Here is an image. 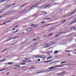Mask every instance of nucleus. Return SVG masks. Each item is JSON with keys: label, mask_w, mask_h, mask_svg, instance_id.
Returning <instances> with one entry per match:
<instances>
[{"label": "nucleus", "mask_w": 76, "mask_h": 76, "mask_svg": "<svg viewBox=\"0 0 76 76\" xmlns=\"http://www.w3.org/2000/svg\"><path fill=\"white\" fill-rule=\"evenodd\" d=\"M15 4H16V3H14L12 4L6 5L5 6V7L6 8H9V7H11L12 6L15 5Z\"/></svg>", "instance_id": "f257e3e1"}, {"label": "nucleus", "mask_w": 76, "mask_h": 76, "mask_svg": "<svg viewBox=\"0 0 76 76\" xmlns=\"http://www.w3.org/2000/svg\"><path fill=\"white\" fill-rule=\"evenodd\" d=\"M38 56V55H37L36 56H35V58H44V60H45V57H42V56H40V57H39V56Z\"/></svg>", "instance_id": "f03ea898"}, {"label": "nucleus", "mask_w": 76, "mask_h": 76, "mask_svg": "<svg viewBox=\"0 0 76 76\" xmlns=\"http://www.w3.org/2000/svg\"><path fill=\"white\" fill-rule=\"evenodd\" d=\"M66 65H57V66H56L55 67H63L64 66H65Z\"/></svg>", "instance_id": "7ed1b4c3"}, {"label": "nucleus", "mask_w": 76, "mask_h": 76, "mask_svg": "<svg viewBox=\"0 0 76 76\" xmlns=\"http://www.w3.org/2000/svg\"><path fill=\"white\" fill-rule=\"evenodd\" d=\"M63 74H64V72H61V73L59 74L58 75V76H63Z\"/></svg>", "instance_id": "20e7f679"}, {"label": "nucleus", "mask_w": 76, "mask_h": 76, "mask_svg": "<svg viewBox=\"0 0 76 76\" xmlns=\"http://www.w3.org/2000/svg\"><path fill=\"white\" fill-rule=\"evenodd\" d=\"M31 30L32 29L31 28H29L27 30H26V31H27L28 32H30Z\"/></svg>", "instance_id": "39448f33"}, {"label": "nucleus", "mask_w": 76, "mask_h": 76, "mask_svg": "<svg viewBox=\"0 0 76 76\" xmlns=\"http://www.w3.org/2000/svg\"><path fill=\"white\" fill-rule=\"evenodd\" d=\"M52 60H51L49 61H46L44 62V63H48V62H50V61H51Z\"/></svg>", "instance_id": "423d86ee"}, {"label": "nucleus", "mask_w": 76, "mask_h": 76, "mask_svg": "<svg viewBox=\"0 0 76 76\" xmlns=\"http://www.w3.org/2000/svg\"><path fill=\"white\" fill-rule=\"evenodd\" d=\"M53 24H54V23H50V24H48L46 25H45V26H48V25H53Z\"/></svg>", "instance_id": "0eeeda50"}, {"label": "nucleus", "mask_w": 76, "mask_h": 76, "mask_svg": "<svg viewBox=\"0 0 76 76\" xmlns=\"http://www.w3.org/2000/svg\"><path fill=\"white\" fill-rule=\"evenodd\" d=\"M50 46V45H46V46H45V48H48V47H49Z\"/></svg>", "instance_id": "6e6552de"}, {"label": "nucleus", "mask_w": 76, "mask_h": 76, "mask_svg": "<svg viewBox=\"0 0 76 76\" xmlns=\"http://www.w3.org/2000/svg\"><path fill=\"white\" fill-rule=\"evenodd\" d=\"M58 53V51L56 50L54 52V54H57Z\"/></svg>", "instance_id": "1a4fd4ad"}, {"label": "nucleus", "mask_w": 76, "mask_h": 76, "mask_svg": "<svg viewBox=\"0 0 76 76\" xmlns=\"http://www.w3.org/2000/svg\"><path fill=\"white\" fill-rule=\"evenodd\" d=\"M39 4H37L35 5H33V6L31 7V8H32V7H35V6H37V5H38Z\"/></svg>", "instance_id": "9d476101"}, {"label": "nucleus", "mask_w": 76, "mask_h": 76, "mask_svg": "<svg viewBox=\"0 0 76 76\" xmlns=\"http://www.w3.org/2000/svg\"><path fill=\"white\" fill-rule=\"evenodd\" d=\"M50 6V4H48L46 5V6L44 7V8H45V7H48V6Z\"/></svg>", "instance_id": "9b49d317"}, {"label": "nucleus", "mask_w": 76, "mask_h": 76, "mask_svg": "<svg viewBox=\"0 0 76 76\" xmlns=\"http://www.w3.org/2000/svg\"><path fill=\"white\" fill-rule=\"evenodd\" d=\"M13 38H10V39H8L7 41V42H8V41H10V40H11L12 39H13Z\"/></svg>", "instance_id": "f8f14e48"}, {"label": "nucleus", "mask_w": 76, "mask_h": 76, "mask_svg": "<svg viewBox=\"0 0 76 76\" xmlns=\"http://www.w3.org/2000/svg\"><path fill=\"white\" fill-rule=\"evenodd\" d=\"M36 46V45L35 44H34L32 45H31V47H35Z\"/></svg>", "instance_id": "ddd939ff"}, {"label": "nucleus", "mask_w": 76, "mask_h": 76, "mask_svg": "<svg viewBox=\"0 0 76 76\" xmlns=\"http://www.w3.org/2000/svg\"><path fill=\"white\" fill-rule=\"evenodd\" d=\"M6 60V59H4L3 60H1V62H3V61H5Z\"/></svg>", "instance_id": "4468645a"}, {"label": "nucleus", "mask_w": 76, "mask_h": 76, "mask_svg": "<svg viewBox=\"0 0 76 76\" xmlns=\"http://www.w3.org/2000/svg\"><path fill=\"white\" fill-rule=\"evenodd\" d=\"M18 31H19V30H17V31H15L14 33H13V34H15V33H16V32H18Z\"/></svg>", "instance_id": "2eb2a0df"}, {"label": "nucleus", "mask_w": 76, "mask_h": 76, "mask_svg": "<svg viewBox=\"0 0 76 76\" xmlns=\"http://www.w3.org/2000/svg\"><path fill=\"white\" fill-rule=\"evenodd\" d=\"M13 62H9L8 63V64H13Z\"/></svg>", "instance_id": "dca6fc26"}, {"label": "nucleus", "mask_w": 76, "mask_h": 76, "mask_svg": "<svg viewBox=\"0 0 76 76\" xmlns=\"http://www.w3.org/2000/svg\"><path fill=\"white\" fill-rule=\"evenodd\" d=\"M7 9H3V10H0V11H1V10H6ZM2 12H3V11L2 12H0V13H2Z\"/></svg>", "instance_id": "f3484780"}, {"label": "nucleus", "mask_w": 76, "mask_h": 76, "mask_svg": "<svg viewBox=\"0 0 76 76\" xmlns=\"http://www.w3.org/2000/svg\"><path fill=\"white\" fill-rule=\"evenodd\" d=\"M66 20H64L63 21H61V23H64V22H66Z\"/></svg>", "instance_id": "a211bd4d"}, {"label": "nucleus", "mask_w": 76, "mask_h": 76, "mask_svg": "<svg viewBox=\"0 0 76 76\" xmlns=\"http://www.w3.org/2000/svg\"><path fill=\"white\" fill-rule=\"evenodd\" d=\"M25 4H24L22 5H21V6H20V7H23V6H25Z\"/></svg>", "instance_id": "6ab92c4d"}, {"label": "nucleus", "mask_w": 76, "mask_h": 76, "mask_svg": "<svg viewBox=\"0 0 76 76\" xmlns=\"http://www.w3.org/2000/svg\"><path fill=\"white\" fill-rule=\"evenodd\" d=\"M66 61H63L61 62V64H63V63H66Z\"/></svg>", "instance_id": "aec40b11"}, {"label": "nucleus", "mask_w": 76, "mask_h": 76, "mask_svg": "<svg viewBox=\"0 0 76 76\" xmlns=\"http://www.w3.org/2000/svg\"><path fill=\"white\" fill-rule=\"evenodd\" d=\"M42 72H45V71H42V72H39L38 73H42Z\"/></svg>", "instance_id": "412c9836"}, {"label": "nucleus", "mask_w": 76, "mask_h": 76, "mask_svg": "<svg viewBox=\"0 0 76 76\" xmlns=\"http://www.w3.org/2000/svg\"><path fill=\"white\" fill-rule=\"evenodd\" d=\"M53 33H52L51 34H49V36H51V35H53Z\"/></svg>", "instance_id": "4be33fe9"}, {"label": "nucleus", "mask_w": 76, "mask_h": 76, "mask_svg": "<svg viewBox=\"0 0 76 76\" xmlns=\"http://www.w3.org/2000/svg\"><path fill=\"white\" fill-rule=\"evenodd\" d=\"M10 22V21H8L7 22H5V23H9Z\"/></svg>", "instance_id": "5701e85b"}, {"label": "nucleus", "mask_w": 76, "mask_h": 76, "mask_svg": "<svg viewBox=\"0 0 76 76\" xmlns=\"http://www.w3.org/2000/svg\"><path fill=\"white\" fill-rule=\"evenodd\" d=\"M53 68H54V67L52 66V67H50V68H49V69H53Z\"/></svg>", "instance_id": "b1692460"}, {"label": "nucleus", "mask_w": 76, "mask_h": 76, "mask_svg": "<svg viewBox=\"0 0 76 76\" xmlns=\"http://www.w3.org/2000/svg\"><path fill=\"white\" fill-rule=\"evenodd\" d=\"M10 74V72H7L6 74V75H9Z\"/></svg>", "instance_id": "393cba45"}, {"label": "nucleus", "mask_w": 76, "mask_h": 76, "mask_svg": "<svg viewBox=\"0 0 76 76\" xmlns=\"http://www.w3.org/2000/svg\"><path fill=\"white\" fill-rule=\"evenodd\" d=\"M7 49H5V50H3V51L1 52V53H3V52H4V51H6V50H7Z\"/></svg>", "instance_id": "a878e982"}, {"label": "nucleus", "mask_w": 76, "mask_h": 76, "mask_svg": "<svg viewBox=\"0 0 76 76\" xmlns=\"http://www.w3.org/2000/svg\"><path fill=\"white\" fill-rule=\"evenodd\" d=\"M19 37L18 36H17L16 37H15L14 38V39H16V38H19Z\"/></svg>", "instance_id": "bb28decb"}, {"label": "nucleus", "mask_w": 76, "mask_h": 76, "mask_svg": "<svg viewBox=\"0 0 76 76\" xmlns=\"http://www.w3.org/2000/svg\"><path fill=\"white\" fill-rule=\"evenodd\" d=\"M28 70V69H25L24 70L23 72H25V71H26V70Z\"/></svg>", "instance_id": "cd10ccee"}, {"label": "nucleus", "mask_w": 76, "mask_h": 76, "mask_svg": "<svg viewBox=\"0 0 76 76\" xmlns=\"http://www.w3.org/2000/svg\"><path fill=\"white\" fill-rule=\"evenodd\" d=\"M35 69V67H31V68H29V69Z\"/></svg>", "instance_id": "c85d7f7f"}, {"label": "nucleus", "mask_w": 76, "mask_h": 76, "mask_svg": "<svg viewBox=\"0 0 76 76\" xmlns=\"http://www.w3.org/2000/svg\"><path fill=\"white\" fill-rule=\"evenodd\" d=\"M44 23H45V22H44L43 21L41 22V23H42V24H44Z\"/></svg>", "instance_id": "c756f323"}, {"label": "nucleus", "mask_w": 76, "mask_h": 76, "mask_svg": "<svg viewBox=\"0 0 76 76\" xmlns=\"http://www.w3.org/2000/svg\"><path fill=\"white\" fill-rule=\"evenodd\" d=\"M34 27H35V28H36V27H37V25H35L34 26Z\"/></svg>", "instance_id": "7c9ffc66"}, {"label": "nucleus", "mask_w": 76, "mask_h": 76, "mask_svg": "<svg viewBox=\"0 0 76 76\" xmlns=\"http://www.w3.org/2000/svg\"><path fill=\"white\" fill-rule=\"evenodd\" d=\"M15 29H16V28H14L12 29V31H14V30H15Z\"/></svg>", "instance_id": "2f4dec72"}, {"label": "nucleus", "mask_w": 76, "mask_h": 76, "mask_svg": "<svg viewBox=\"0 0 76 76\" xmlns=\"http://www.w3.org/2000/svg\"><path fill=\"white\" fill-rule=\"evenodd\" d=\"M22 61H23V62H25V61H26L25 60H23Z\"/></svg>", "instance_id": "473e14b6"}, {"label": "nucleus", "mask_w": 76, "mask_h": 76, "mask_svg": "<svg viewBox=\"0 0 76 76\" xmlns=\"http://www.w3.org/2000/svg\"><path fill=\"white\" fill-rule=\"evenodd\" d=\"M16 44V43L14 42L13 43L11 44V45H14V44Z\"/></svg>", "instance_id": "72a5a7b5"}, {"label": "nucleus", "mask_w": 76, "mask_h": 76, "mask_svg": "<svg viewBox=\"0 0 76 76\" xmlns=\"http://www.w3.org/2000/svg\"><path fill=\"white\" fill-rule=\"evenodd\" d=\"M25 60H28V58H25Z\"/></svg>", "instance_id": "f704fd0d"}, {"label": "nucleus", "mask_w": 76, "mask_h": 76, "mask_svg": "<svg viewBox=\"0 0 76 76\" xmlns=\"http://www.w3.org/2000/svg\"><path fill=\"white\" fill-rule=\"evenodd\" d=\"M21 64H22V65H25V64L22 63Z\"/></svg>", "instance_id": "c9c22d12"}, {"label": "nucleus", "mask_w": 76, "mask_h": 76, "mask_svg": "<svg viewBox=\"0 0 76 76\" xmlns=\"http://www.w3.org/2000/svg\"><path fill=\"white\" fill-rule=\"evenodd\" d=\"M60 34H57L56 36V37H58V35H59Z\"/></svg>", "instance_id": "e433bc0d"}, {"label": "nucleus", "mask_w": 76, "mask_h": 76, "mask_svg": "<svg viewBox=\"0 0 76 76\" xmlns=\"http://www.w3.org/2000/svg\"><path fill=\"white\" fill-rule=\"evenodd\" d=\"M37 61H40V59H38Z\"/></svg>", "instance_id": "4c0bfd02"}, {"label": "nucleus", "mask_w": 76, "mask_h": 76, "mask_svg": "<svg viewBox=\"0 0 76 76\" xmlns=\"http://www.w3.org/2000/svg\"><path fill=\"white\" fill-rule=\"evenodd\" d=\"M36 40H37V39H34L33 40V41H36Z\"/></svg>", "instance_id": "58836bf2"}, {"label": "nucleus", "mask_w": 76, "mask_h": 76, "mask_svg": "<svg viewBox=\"0 0 76 76\" xmlns=\"http://www.w3.org/2000/svg\"><path fill=\"white\" fill-rule=\"evenodd\" d=\"M49 59H50V57H48L47 58V60H48Z\"/></svg>", "instance_id": "ea45409f"}, {"label": "nucleus", "mask_w": 76, "mask_h": 76, "mask_svg": "<svg viewBox=\"0 0 76 76\" xmlns=\"http://www.w3.org/2000/svg\"><path fill=\"white\" fill-rule=\"evenodd\" d=\"M15 11H16V10H15V11H12V13H13V12H15Z\"/></svg>", "instance_id": "a19ab883"}, {"label": "nucleus", "mask_w": 76, "mask_h": 76, "mask_svg": "<svg viewBox=\"0 0 76 76\" xmlns=\"http://www.w3.org/2000/svg\"><path fill=\"white\" fill-rule=\"evenodd\" d=\"M18 69V68H15L14 69V70H16V69Z\"/></svg>", "instance_id": "79ce46f5"}, {"label": "nucleus", "mask_w": 76, "mask_h": 76, "mask_svg": "<svg viewBox=\"0 0 76 76\" xmlns=\"http://www.w3.org/2000/svg\"><path fill=\"white\" fill-rule=\"evenodd\" d=\"M66 52H69L70 51V50H66Z\"/></svg>", "instance_id": "37998d69"}, {"label": "nucleus", "mask_w": 76, "mask_h": 76, "mask_svg": "<svg viewBox=\"0 0 76 76\" xmlns=\"http://www.w3.org/2000/svg\"><path fill=\"white\" fill-rule=\"evenodd\" d=\"M18 26V25H17L16 26H15V28H16Z\"/></svg>", "instance_id": "c03bdc74"}, {"label": "nucleus", "mask_w": 76, "mask_h": 76, "mask_svg": "<svg viewBox=\"0 0 76 76\" xmlns=\"http://www.w3.org/2000/svg\"><path fill=\"white\" fill-rule=\"evenodd\" d=\"M60 33H62V32H60L59 33H58V34H60Z\"/></svg>", "instance_id": "a18cd8bd"}, {"label": "nucleus", "mask_w": 76, "mask_h": 76, "mask_svg": "<svg viewBox=\"0 0 76 76\" xmlns=\"http://www.w3.org/2000/svg\"><path fill=\"white\" fill-rule=\"evenodd\" d=\"M50 19V18H47V20H49Z\"/></svg>", "instance_id": "49530a36"}, {"label": "nucleus", "mask_w": 76, "mask_h": 76, "mask_svg": "<svg viewBox=\"0 0 76 76\" xmlns=\"http://www.w3.org/2000/svg\"><path fill=\"white\" fill-rule=\"evenodd\" d=\"M68 55H69V56H70V53H68Z\"/></svg>", "instance_id": "de8ad7c7"}, {"label": "nucleus", "mask_w": 76, "mask_h": 76, "mask_svg": "<svg viewBox=\"0 0 76 76\" xmlns=\"http://www.w3.org/2000/svg\"><path fill=\"white\" fill-rule=\"evenodd\" d=\"M51 47H50V48H49L48 49V50H50V49H51Z\"/></svg>", "instance_id": "09e8293b"}, {"label": "nucleus", "mask_w": 76, "mask_h": 76, "mask_svg": "<svg viewBox=\"0 0 76 76\" xmlns=\"http://www.w3.org/2000/svg\"><path fill=\"white\" fill-rule=\"evenodd\" d=\"M38 38H39V37H37L36 38V39H38Z\"/></svg>", "instance_id": "8fccbe9b"}, {"label": "nucleus", "mask_w": 76, "mask_h": 76, "mask_svg": "<svg viewBox=\"0 0 76 76\" xmlns=\"http://www.w3.org/2000/svg\"><path fill=\"white\" fill-rule=\"evenodd\" d=\"M49 57L50 59V58H52V57Z\"/></svg>", "instance_id": "3c124183"}, {"label": "nucleus", "mask_w": 76, "mask_h": 76, "mask_svg": "<svg viewBox=\"0 0 76 76\" xmlns=\"http://www.w3.org/2000/svg\"><path fill=\"white\" fill-rule=\"evenodd\" d=\"M25 34V33H24L23 32L21 34Z\"/></svg>", "instance_id": "603ef678"}, {"label": "nucleus", "mask_w": 76, "mask_h": 76, "mask_svg": "<svg viewBox=\"0 0 76 76\" xmlns=\"http://www.w3.org/2000/svg\"><path fill=\"white\" fill-rule=\"evenodd\" d=\"M3 25H5V23H3Z\"/></svg>", "instance_id": "864d4df0"}, {"label": "nucleus", "mask_w": 76, "mask_h": 76, "mask_svg": "<svg viewBox=\"0 0 76 76\" xmlns=\"http://www.w3.org/2000/svg\"><path fill=\"white\" fill-rule=\"evenodd\" d=\"M18 68H20V66H18Z\"/></svg>", "instance_id": "5fc2aeb1"}, {"label": "nucleus", "mask_w": 76, "mask_h": 76, "mask_svg": "<svg viewBox=\"0 0 76 76\" xmlns=\"http://www.w3.org/2000/svg\"><path fill=\"white\" fill-rule=\"evenodd\" d=\"M36 7L39 8V7Z\"/></svg>", "instance_id": "6e6d98bb"}, {"label": "nucleus", "mask_w": 76, "mask_h": 76, "mask_svg": "<svg viewBox=\"0 0 76 76\" xmlns=\"http://www.w3.org/2000/svg\"><path fill=\"white\" fill-rule=\"evenodd\" d=\"M8 15L7 14H5V15Z\"/></svg>", "instance_id": "4d7b16f0"}, {"label": "nucleus", "mask_w": 76, "mask_h": 76, "mask_svg": "<svg viewBox=\"0 0 76 76\" xmlns=\"http://www.w3.org/2000/svg\"><path fill=\"white\" fill-rule=\"evenodd\" d=\"M52 51H53V50H51V52H50L51 53H52Z\"/></svg>", "instance_id": "13d9d810"}, {"label": "nucleus", "mask_w": 76, "mask_h": 76, "mask_svg": "<svg viewBox=\"0 0 76 76\" xmlns=\"http://www.w3.org/2000/svg\"><path fill=\"white\" fill-rule=\"evenodd\" d=\"M34 25H31V26H34Z\"/></svg>", "instance_id": "bf43d9fd"}, {"label": "nucleus", "mask_w": 76, "mask_h": 76, "mask_svg": "<svg viewBox=\"0 0 76 76\" xmlns=\"http://www.w3.org/2000/svg\"><path fill=\"white\" fill-rule=\"evenodd\" d=\"M73 29H75V27H74L73 28Z\"/></svg>", "instance_id": "052dcab7"}, {"label": "nucleus", "mask_w": 76, "mask_h": 76, "mask_svg": "<svg viewBox=\"0 0 76 76\" xmlns=\"http://www.w3.org/2000/svg\"><path fill=\"white\" fill-rule=\"evenodd\" d=\"M1 17H2V16H1L0 17V18H1Z\"/></svg>", "instance_id": "680f3d73"}, {"label": "nucleus", "mask_w": 76, "mask_h": 76, "mask_svg": "<svg viewBox=\"0 0 76 76\" xmlns=\"http://www.w3.org/2000/svg\"><path fill=\"white\" fill-rule=\"evenodd\" d=\"M45 13H47V12H45Z\"/></svg>", "instance_id": "e2e57ef3"}, {"label": "nucleus", "mask_w": 76, "mask_h": 76, "mask_svg": "<svg viewBox=\"0 0 76 76\" xmlns=\"http://www.w3.org/2000/svg\"><path fill=\"white\" fill-rule=\"evenodd\" d=\"M76 10V8L74 10Z\"/></svg>", "instance_id": "0e129e2a"}, {"label": "nucleus", "mask_w": 76, "mask_h": 76, "mask_svg": "<svg viewBox=\"0 0 76 76\" xmlns=\"http://www.w3.org/2000/svg\"><path fill=\"white\" fill-rule=\"evenodd\" d=\"M43 27H44V26L42 27V28H43Z\"/></svg>", "instance_id": "69168bd1"}, {"label": "nucleus", "mask_w": 76, "mask_h": 76, "mask_svg": "<svg viewBox=\"0 0 76 76\" xmlns=\"http://www.w3.org/2000/svg\"><path fill=\"white\" fill-rule=\"evenodd\" d=\"M75 37H76V35L75 36Z\"/></svg>", "instance_id": "338daca9"}, {"label": "nucleus", "mask_w": 76, "mask_h": 76, "mask_svg": "<svg viewBox=\"0 0 76 76\" xmlns=\"http://www.w3.org/2000/svg\"><path fill=\"white\" fill-rule=\"evenodd\" d=\"M75 41H76V39H75Z\"/></svg>", "instance_id": "774afa93"}]
</instances>
